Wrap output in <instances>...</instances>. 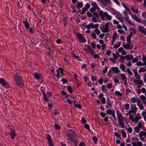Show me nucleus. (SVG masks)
I'll list each match as a JSON object with an SVG mask.
<instances>
[{"mask_svg":"<svg viewBox=\"0 0 146 146\" xmlns=\"http://www.w3.org/2000/svg\"><path fill=\"white\" fill-rule=\"evenodd\" d=\"M141 115L143 117L145 120L146 121V110H144L142 112Z\"/></svg>","mask_w":146,"mask_h":146,"instance_id":"nucleus-24","label":"nucleus"},{"mask_svg":"<svg viewBox=\"0 0 146 146\" xmlns=\"http://www.w3.org/2000/svg\"><path fill=\"white\" fill-rule=\"evenodd\" d=\"M136 65L138 66H144V64H143L142 63V62L140 61L137 62L136 63Z\"/></svg>","mask_w":146,"mask_h":146,"instance_id":"nucleus-48","label":"nucleus"},{"mask_svg":"<svg viewBox=\"0 0 146 146\" xmlns=\"http://www.w3.org/2000/svg\"><path fill=\"white\" fill-rule=\"evenodd\" d=\"M113 58L115 59H117V56L116 53H113Z\"/></svg>","mask_w":146,"mask_h":146,"instance_id":"nucleus-61","label":"nucleus"},{"mask_svg":"<svg viewBox=\"0 0 146 146\" xmlns=\"http://www.w3.org/2000/svg\"><path fill=\"white\" fill-rule=\"evenodd\" d=\"M73 101V99H70L69 98L67 100V102H68L69 104H72V102Z\"/></svg>","mask_w":146,"mask_h":146,"instance_id":"nucleus-52","label":"nucleus"},{"mask_svg":"<svg viewBox=\"0 0 146 146\" xmlns=\"http://www.w3.org/2000/svg\"><path fill=\"white\" fill-rule=\"evenodd\" d=\"M131 10L134 13H137L138 12V11L134 7H132L131 8Z\"/></svg>","mask_w":146,"mask_h":146,"instance_id":"nucleus-25","label":"nucleus"},{"mask_svg":"<svg viewBox=\"0 0 146 146\" xmlns=\"http://www.w3.org/2000/svg\"><path fill=\"white\" fill-rule=\"evenodd\" d=\"M127 73L129 74L130 76H131L133 74V73L129 68H127Z\"/></svg>","mask_w":146,"mask_h":146,"instance_id":"nucleus-43","label":"nucleus"},{"mask_svg":"<svg viewBox=\"0 0 146 146\" xmlns=\"http://www.w3.org/2000/svg\"><path fill=\"white\" fill-rule=\"evenodd\" d=\"M113 110L110 109H108L107 111V113L108 115H111L113 113Z\"/></svg>","mask_w":146,"mask_h":146,"instance_id":"nucleus-41","label":"nucleus"},{"mask_svg":"<svg viewBox=\"0 0 146 146\" xmlns=\"http://www.w3.org/2000/svg\"><path fill=\"white\" fill-rule=\"evenodd\" d=\"M121 43L120 42H118L117 44H115L113 46V48H117L120 46Z\"/></svg>","mask_w":146,"mask_h":146,"instance_id":"nucleus-32","label":"nucleus"},{"mask_svg":"<svg viewBox=\"0 0 146 146\" xmlns=\"http://www.w3.org/2000/svg\"><path fill=\"white\" fill-rule=\"evenodd\" d=\"M125 108L126 110H128L129 109V105L128 104H125Z\"/></svg>","mask_w":146,"mask_h":146,"instance_id":"nucleus-64","label":"nucleus"},{"mask_svg":"<svg viewBox=\"0 0 146 146\" xmlns=\"http://www.w3.org/2000/svg\"><path fill=\"white\" fill-rule=\"evenodd\" d=\"M76 36L78 40L80 42H84L86 41L85 38L83 35L80 33H77L76 35Z\"/></svg>","mask_w":146,"mask_h":146,"instance_id":"nucleus-5","label":"nucleus"},{"mask_svg":"<svg viewBox=\"0 0 146 146\" xmlns=\"http://www.w3.org/2000/svg\"><path fill=\"white\" fill-rule=\"evenodd\" d=\"M34 76L35 78L37 80L39 79L40 78V76L39 75L36 73H34Z\"/></svg>","mask_w":146,"mask_h":146,"instance_id":"nucleus-36","label":"nucleus"},{"mask_svg":"<svg viewBox=\"0 0 146 146\" xmlns=\"http://www.w3.org/2000/svg\"><path fill=\"white\" fill-rule=\"evenodd\" d=\"M47 138L48 140L47 143L48 145L49 146H53L54 144L51 139V137L50 135H47Z\"/></svg>","mask_w":146,"mask_h":146,"instance_id":"nucleus-8","label":"nucleus"},{"mask_svg":"<svg viewBox=\"0 0 146 146\" xmlns=\"http://www.w3.org/2000/svg\"><path fill=\"white\" fill-rule=\"evenodd\" d=\"M138 106L139 108V109L141 110H143L144 109L143 106L142 104H140Z\"/></svg>","mask_w":146,"mask_h":146,"instance_id":"nucleus-54","label":"nucleus"},{"mask_svg":"<svg viewBox=\"0 0 146 146\" xmlns=\"http://www.w3.org/2000/svg\"><path fill=\"white\" fill-rule=\"evenodd\" d=\"M131 38L127 36V41L128 43H131Z\"/></svg>","mask_w":146,"mask_h":146,"instance_id":"nucleus-62","label":"nucleus"},{"mask_svg":"<svg viewBox=\"0 0 146 146\" xmlns=\"http://www.w3.org/2000/svg\"><path fill=\"white\" fill-rule=\"evenodd\" d=\"M91 28L96 29L98 28L99 27V24H96L94 25L92 23H91L89 24Z\"/></svg>","mask_w":146,"mask_h":146,"instance_id":"nucleus-22","label":"nucleus"},{"mask_svg":"<svg viewBox=\"0 0 146 146\" xmlns=\"http://www.w3.org/2000/svg\"><path fill=\"white\" fill-rule=\"evenodd\" d=\"M142 60L143 62V64L144 65V64H146V56L145 55L143 56Z\"/></svg>","mask_w":146,"mask_h":146,"instance_id":"nucleus-33","label":"nucleus"},{"mask_svg":"<svg viewBox=\"0 0 146 146\" xmlns=\"http://www.w3.org/2000/svg\"><path fill=\"white\" fill-rule=\"evenodd\" d=\"M138 98H137H137H132L131 99V101L133 103H136L137 102V100Z\"/></svg>","mask_w":146,"mask_h":146,"instance_id":"nucleus-37","label":"nucleus"},{"mask_svg":"<svg viewBox=\"0 0 146 146\" xmlns=\"http://www.w3.org/2000/svg\"><path fill=\"white\" fill-rule=\"evenodd\" d=\"M139 135L140 139L144 142L145 141V139L143 136L145 137L146 138V132L143 131H140L139 133Z\"/></svg>","mask_w":146,"mask_h":146,"instance_id":"nucleus-4","label":"nucleus"},{"mask_svg":"<svg viewBox=\"0 0 146 146\" xmlns=\"http://www.w3.org/2000/svg\"><path fill=\"white\" fill-rule=\"evenodd\" d=\"M67 89L69 93H72V87L71 86H67Z\"/></svg>","mask_w":146,"mask_h":146,"instance_id":"nucleus-38","label":"nucleus"},{"mask_svg":"<svg viewBox=\"0 0 146 146\" xmlns=\"http://www.w3.org/2000/svg\"><path fill=\"white\" fill-rule=\"evenodd\" d=\"M109 31V23H106L105 26L103 27L102 31L104 33H107Z\"/></svg>","mask_w":146,"mask_h":146,"instance_id":"nucleus-10","label":"nucleus"},{"mask_svg":"<svg viewBox=\"0 0 146 146\" xmlns=\"http://www.w3.org/2000/svg\"><path fill=\"white\" fill-rule=\"evenodd\" d=\"M104 80V79L103 78L101 77L98 80V82L100 84H102L103 83V81Z\"/></svg>","mask_w":146,"mask_h":146,"instance_id":"nucleus-59","label":"nucleus"},{"mask_svg":"<svg viewBox=\"0 0 146 146\" xmlns=\"http://www.w3.org/2000/svg\"><path fill=\"white\" fill-rule=\"evenodd\" d=\"M116 112L119 125L121 128H124L125 126L122 115L119 110H117Z\"/></svg>","mask_w":146,"mask_h":146,"instance_id":"nucleus-1","label":"nucleus"},{"mask_svg":"<svg viewBox=\"0 0 146 146\" xmlns=\"http://www.w3.org/2000/svg\"><path fill=\"white\" fill-rule=\"evenodd\" d=\"M123 137L125 138L126 137V134L125 132L124 131H123L121 133Z\"/></svg>","mask_w":146,"mask_h":146,"instance_id":"nucleus-63","label":"nucleus"},{"mask_svg":"<svg viewBox=\"0 0 146 146\" xmlns=\"http://www.w3.org/2000/svg\"><path fill=\"white\" fill-rule=\"evenodd\" d=\"M15 79L17 86L20 87L23 86L24 83L22 78L19 75L18 72L15 75Z\"/></svg>","mask_w":146,"mask_h":146,"instance_id":"nucleus-3","label":"nucleus"},{"mask_svg":"<svg viewBox=\"0 0 146 146\" xmlns=\"http://www.w3.org/2000/svg\"><path fill=\"white\" fill-rule=\"evenodd\" d=\"M138 29L140 32L146 36V30L144 27L141 26H139Z\"/></svg>","mask_w":146,"mask_h":146,"instance_id":"nucleus-13","label":"nucleus"},{"mask_svg":"<svg viewBox=\"0 0 146 146\" xmlns=\"http://www.w3.org/2000/svg\"><path fill=\"white\" fill-rule=\"evenodd\" d=\"M135 77L138 80L141 79V76L138 74H136L134 75Z\"/></svg>","mask_w":146,"mask_h":146,"instance_id":"nucleus-47","label":"nucleus"},{"mask_svg":"<svg viewBox=\"0 0 146 146\" xmlns=\"http://www.w3.org/2000/svg\"><path fill=\"white\" fill-rule=\"evenodd\" d=\"M67 135L69 139L71 141L76 142L77 141V137L75 132L72 130L68 131Z\"/></svg>","mask_w":146,"mask_h":146,"instance_id":"nucleus-2","label":"nucleus"},{"mask_svg":"<svg viewBox=\"0 0 146 146\" xmlns=\"http://www.w3.org/2000/svg\"><path fill=\"white\" fill-rule=\"evenodd\" d=\"M23 23L25 24V26L27 29H28L29 27V25L27 22L24 21Z\"/></svg>","mask_w":146,"mask_h":146,"instance_id":"nucleus-29","label":"nucleus"},{"mask_svg":"<svg viewBox=\"0 0 146 146\" xmlns=\"http://www.w3.org/2000/svg\"><path fill=\"white\" fill-rule=\"evenodd\" d=\"M125 57L126 58H127L129 60H131L133 58V55H127Z\"/></svg>","mask_w":146,"mask_h":146,"instance_id":"nucleus-30","label":"nucleus"},{"mask_svg":"<svg viewBox=\"0 0 146 146\" xmlns=\"http://www.w3.org/2000/svg\"><path fill=\"white\" fill-rule=\"evenodd\" d=\"M132 18L137 22L142 23L141 21L134 14L131 16Z\"/></svg>","mask_w":146,"mask_h":146,"instance_id":"nucleus-19","label":"nucleus"},{"mask_svg":"<svg viewBox=\"0 0 146 146\" xmlns=\"http://www.w3.org/2000/svg\"><path fill=\"white\" fill-rule=\"evenodd\" d=\"M111 70L113 71L116 74H118L120 72V70H119L118 68L116 67H112L110 70V71H111Z\"/></svg>","mask_w":146,"mask_h":146,"instance_id":"nucleus-20","label":"nucleus"},{"mask_svg":"<svg viewBox=\"0 0 146 146\" xmlns=\"http://www.w3.org/2000/svg\"><path fill=\"white\" fill-rule=\"evenodd\" d=\"M131 113H133L131 112H130L129 111H128L127 113L129 115V119H131L132 122H134V116L133 115L131 114Z\"/></svg>","mask_w":146,"mask_h":146,"instance_id":"nucleus-23","label":"nucleus"},{"mask_svg":"<svg viewBox=\"0 0 146 146\" xmlns=\"http://www.w3.org/2000/svg\"><path fill=\"white\" fill-rule=\"evenodd\" d=\"M117 19L121 22H123V19L120 16L118 17H117Z\"/></svg>","mask_w":146,"mask_h":146,"instance_id":"nucleus-60","label":"nucleus"},{"mask_svg":"<svg viewBox=\"0 0 146 146\" xmlns=\"http://www.w3.org/2000/svg\"><path fill=\"white\" fill-rule=\"evenodd\" d=\"M140 99L143 101L146 100V98L145 96L143 95H141L140 97Z\"/></svg>","mask_w":146,"mask_h":146,"instance_id":"nucleus-56","label":"nucleus"},{"mask_svg":"<svg viewBox=\"0 0 146 146\" xmlns=\"http://www.w3.org/2000/svg\"><path fill=\"white\" fill-rule=\"evenodd\" d=\"M0 83L2 85L5 86L6 88H8V85L7 84V83L4 78H0Z\"/></svg>","mask_w":146,"mask_h":146,"instance_id":"nucleus-12","label":"nucleus"},{"mask_svg":"<svg viewBox=\"0 0 146 146\" xmlns=\"http://www.w3.org/2000/svg\"><path fill=\"white\" fill-rule=\"evenodd\" d=\"M114 94L115 95L120 96H121L122 95V94L120 92L117 91H115Z\"/></svg>","mask_w":146,"mask_h":146,"instance_id":"nucleus-28","label":"nucleus"},{"mask_svg":"<svg viewBox=\"0 0 146 146\" xmlns=\"http://www.w3.org/2000/svg\"><path fill=\"white\" fill-rule=\"evenodd\" d=\"M84 126L86 129L89 130V131L90 130L89 127V125L88 124H85L84 125Z\"/></svg>","mask_w":146,"mask_h":146,"instance_id":"nucleus-50","label":"nucleus"},{"mask_svg":"<svg viewBox=\"0 0 146 146\" xmlns=\"http://www.w3.org/2000/svg\"><path fill=\"white\" fill-rule=\"evenodd\" d=\"M92 5L93 7L97 9H100L98 7L96 3L95 2H93L92 4Z\"/></svg>","mask_w":146,"mask_h":146,"instance_id":"nucleus-27","label":"nucleus"},{"mask_svg":"<svg viewBox=\"0 0 146 146\" xmlns=\"http://www.w3.org/2000/svg\"><path fill=\"white\" fill-rule=\"evenodd\" d=\"M100 1L103 5L105 6L111 3L110 0H100Z\"/></svg>","mask_w":146,"mask_h":146,"instance_id":"nucleus-18","label":"nucleus"},{"mask_svg":"<svg viewBox=\"0 0 146 146\" xmlns=\"http://www.w3.org/2000/svg\"><path fill=\"white\" fill-rule=\"evenodd\" d=\"M96 9L95 8L92 7L90 9V11L92 13H94L96 11Z\"/></svg>","mask_w":146,"mask_h":146,"instance_id":"nucleus-58","label":"nucleus"},{"mask_svg":"<svg viewBox=\"0 0 146 146\" xmlns=\"http://www.w3.org/2000/svg\"><path fill=\"white\" fill-rule=\"evenodd\" d=\"M129 31H130V33L132 34H134L136 32V30L135 29L133 28H131L129 30Z\"/></svg>","mask_w":146,"mask_h":146,"instance_id":"nucleus-34","label":"nucleus"},{"mask_svg":"<svg viewBox=\"0 0 146 146\" xmlns=\"http://www.w3.org/2000/svg\"><path fill=\"white\" fill-rule=\"evenodd\" d=\"M92 15H94V17L99 18V14H98L96 12L93 13L92 14Z\"/></svg>","mask_w":146,"mask_h":146,"instance_id":"nucleus-42","label":"nucleus"},{"mask_svg":"<svg viewBox=\"0 0 146 146\" xmlns=\"http://www.w3.org/2000/svg\"><path fill=\"white\" fill-rule=\"evenodd\" d=\"M131 43H128L127 44H123L122 45L123 47L125 49H128V50L131 49L133 47L132 45L130 44Z\"/></svg>","mask_w":146,"mask_h":146,"instance_id":"nucleus-14","label":"nucleus"},{"mask_svg":"<svg viewBox=\"0 0 146 146\" xmlns=\"http://www.w3.org/2000/svg\"><path fill=\"white\" fill-rule=\"evenodd\" d=\"M88 48L90 51V53L91 54L92 56H93V55L95 53V51L90 48V46H88Z\"/></svg>","mask_w":146,"mask_h":146,"instance_id":"nucleus-26","label":"nucleus"},{"mask_svg":"<svg viewBox=\"0 0 146 146\" xmlns=\"http://www.w3.org/2000/svg\"><path fill=\"white\" fill-rule=\"evenodd\" d=\"M107 19L108 20H111L112 19V16L108 14L107 13H106V17Z\"/></svg>","mask_w":146,"mask_h":146,"instance_id":"nucleus-31","label":"nucleus"},{"mask_svg":"<svg viewBox=\"0 0 146 146\" xmlns=\"http://www.w3.org/2000/svg\"><path fill=\"white\" fill-rule=\"evenodd\" d=\"M92 139L93 141H94V143H97L98 139L96 137L94 136L92 138Z\"/></svg>","mask_w":146,"mask_h":146,"instance_id":"nucleus-45","label":"nucleus"},{"mask_svg":"<svg viewBox=\"0 0 146 146\" xmlns=\"http://www.w3.org/2000/svg\"><path fill=\"white\" fill-rule=\"evenodd\" d=\"M134 131L137 133H138L140 129L138 126H136L134 128Z\"/></svg>","mask_w":146,"mask_h":146,"instance_id":"nucleus-39","label":"nucleus"},{"mask_svg":"<svg viewBox=\"0 0 146 146\" xmlns=\"http://www.w3.org/2000/svg\"><path fill=\"white\" fill-rule=\"evenodd\" d=\"M120 76L122 80L123 81L124 83L125 87H127L128 84L127 81V77L125 76V75L124 74H120Z\"/></svg>","mask_w":146,"mask_h":146,"instance_id":"nucleus-7","label":"nucleus"},{"mask_svg":"<svg viewBox=\"0 0 146 146\" xmlns=\"http://www.w3.org/2000/svg\"><path fill=\"white\" fill-rule=\"evenodd\" d=\"M133 81L135 83V84H139L142 85L143 84V81L142 80H137L134 78H133Z\"/></svg>","mask_w":146,"mask_h":146,"instance_id":"nucleus-16","label":"nucleus"},{"mask_svg":"<svg viewBox=\"0 0 146 146\" xmlns=\"http://www.w3.org/2000/svg\"><path fill=\"white\" fill-rule=\"evenodd\" d=\"M16 133L11 134H10V137L11 139L13 140L14 137L16 136Z\"/></svg>","mask_w":146,"mask_h":146,"instance_id":"nucleus-46","label":"nucleus"},{"mask_svg":"<svg viewBox=\"0 0 146 146\" xmlns=\"http://www.w3.org/2000/svg\"><path fill=\"white\" fill-rule=\"evenodd\" d=\"M137 141V142L135 141L132 142L133 146H143V143L141 141Z\"/></svg>","mask_w":146,"mask_h":146,"instance_id":"nucleus-15","label":"nucleus"},{"mask_svg":"<svg viewBox=\"0 0 146 146\" xmlns=\"http://www.w3.org/2000/svg\"><path fill=\"white\" fill-rule=\"evenodd\" d=\"M101 88L102 91L103 92H106L105 86L104 85H102L101 87Z\"/></svg>","mask_w":146,"mask_h":146,"instance_id":"nucleus-53","label":"nucleus"},{"mask_svg":"<svg viewBox=\"0 0 146 146\" xmlns=\"http://www.w3.org/2000/svg\"><path fill=\"white\" fill-rule=\"evenodd\" d=\"M107 13L106 12H104L102 10L99 11L98 14L102 20H105V17H106Z\"/></svg>","mask_w":146,"mask_h":146,"instance_id":"nucleus-6","label":"nucleus"},{"mask_svg":"<svg viewBox=\"0 0 146 146\" xmlns=\"http://www.w3.org/2000/svg\"><path fill=\"white\" fill-rule=\"evenodd\" d=\"M16 133L15 132V129H13L11 128L10 131V134Z\"/></svg>","mask_w":146,"mask_h":146,"instance_id":"nucleus-55","label":"nucleus"},{"mask_svg":"<svg viewBox=\"0 0 146 146\" xmlns=\"http://www.w3.org/2000/svg\"><path fill=\"white\" fill-rule=\"evenodd\" d=\"M93 31H94L96 33L97 35H98L100 33V31L98 29H96L94 30Z\"/></svg>","mask_w":146,"mask_h":146,"instance_id":"nucleus-51","label":"nucleus"},{"mask_svg":"<svg viewBox=\"0 0 146 146\" xmlns=\"http://www.w3.org/2000/svg\"><path fill=\"white\" fill-rule=\"evenodd\" d=\"M141 118V116L140 115L139 113H137L135 116L133 120L134 122H135V123H137Z\"/></svg>","mask_w":146,"mask_h":146,"instance_id":"nucleus-11","label":"nucleus"},{"mask_svg":"<svg viewBox=\"0 0 146 146\" xmlns=\"http://www.w3.org/2000/svg\"><path fill=\"white\" fill-rule=\"evenodd\" d=\"M83 5V3L82 2H78L77 8L79 9L81 8Z\"/></svg>","mask_w":146,"mask_h":146,"instance_id":"nucleus-40","label":"nucleus"},{"mask_svg":"<svg viewBox=\"0 0 146 146\" xmlns=\"http://www.w3.org/2000/svg\"><path fill=\"white\" fill-rule=\"evenodd\" d=\"M92 21L94 23H96L98 22V20L96 19V17H92Z\"/></svg>","mask_w":146,"mask_h":146,"instance_id":"nucleus-57","label":"nucleus"},{"mask_svg":"<svg viewBox=\"0 0 146 146\" xmlns=\"http://www.w3.org/2000/svg\"><path fill=\"white\" fill-rule=\"evenodd\" d=\"M125 16L126 17L124 18L126 21L129 24L134 26V24L128 19V17L127 15H126Z\"/></svg>","mask_w":146,"mask_h":146,"instance_id":"nucleus-21","label":"nucleus"},{"mask_svg":"<svg viewBox=\"0 0 146 146\" xmlns=\"http://www.w3.org/2000/svg\"><path fill=\"white\" fill-rule=\"evenodd\" d=\"M87 10V9H86V8H85V7L82 8V11L81 12V13L82 14H84Z\"/></svg>","mask_w":146,"mask_h":146,"instance_id":"nucleus-44","label":"nucleus"},{"mask_svg":"<svg viewBox=\"0 0 146 146\" xmlns=\"http://www.w3.org/2000/svg\"><path fill=\"white\" fill-rule=\"evenodd\" d=\"M54 127L55 128L58 130H59L60 129V127L59 125H58V124L56 123H55L54 124Z\"/></svg>","mask_w":146,"mask_h":146,"instance_id":"nucleus-49","label":"nucleus"},{"mask_svg":"<svg viewBox=\"0 0 146 146\" xmlns=\"http://www.w3.org/2000/svg\"><path fill=\"white\" fill-rule=\"evenodd\" d=\"M57 74L56 75L57 77H58L59 76V74L60 73L62 75H63V69L61 67H59V68L57 70H56Z\"/></svg>","mask_w":146,"mask_h":146,"instance_id":"nucleus-17","label":"nucleus"},{"mask_svg":"<svg viewBox=\"0 0 146 146\" xmlns=\"http://www.w3.org/2000/svg\"><path fill=\"white\" fill-rule=\"evenodd\" d=\"M120 68L122 70L124 71H125V67L124 64H121L120 66Z\"/></svg>","mask_w":146,"mask_h":146,"instance_id":"nucleus-35","label":"nucleus"},{"mask_svg":"<svg viewBox=\"0 0 146 146\" xmlns=\"http://www.w3.org/2000/svg\"><path fill=\"white\" fill-rule=\"evenodd\" d=\"M131 110L129 111L130 112H131L133 113V115H135L137 110V108L136 107L135 104H133L132 105Z\"/></svg>","mask_w":146,"mask_h":146,"instance_id":"nucleus-9","label":"nucleus"}]
</instances>
